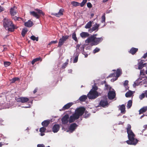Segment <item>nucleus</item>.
<instances>
[{"label":"nucleus","mask_w":147,"mask_h":147,"mask_svg":"<svg viewBox=\"0 0 147 147\" xmlns=\"http://www.w3.org/2000/svg\"><path fill=\"white\" fill-rule=\"evenodd\" d=\"M99 26L100 24H99L96 23L91 28L89 29V32L91 33L94 31H97L98 30V27Z\"/></svg>","instance_id":"9d476101"},{"label":"nucleus","mask_w":147,"mask_h":147,"mask_svg":"<svg viewBox=\"0 0 147 147\" xmlns=\"http://www.w3.org/2000/svg\"><path fill=\"white\" fill-rule=\"evenodd\" d=\"M13 19L15 21L17 20H20L22 18L20 17H18L17 16H15L13 18Z\"/></svg>","instance_id":"49530a36"},{"label":"nucleus","mask_w":147,"mask_h":147,"mask_svg":"<svg viewBox=\"0 0 147 147\" xmlns=\"http://www.w3.org/2000/svg\"><path fill=\"white\" fill-rule=\"evenodd\" d=\"M35 10L37 11V13L39 15V17L41 15H44L45 14L42 10L38 9H36Z\"/></svg>","instance_id":"7c9ffc66"},{"label":"nucleus","mask_w":147,"mask_h":147,"mask_svg":"<svg viewBox=\"0 0 147 147\" xmlns=\"http://www.w3.org/2000/svg\"><path fill=\"white\" fill-rule=\"evenodd\" d=\"M128 81L127 80H125V82L123 84V85H124V86H126L128 84Z\"/></svg>","instance_id":"4d7b16f0"},{"label":"nucleus","mask_w":147,"mask_h":147,"mask_svg":"<svg viewBox=\"0 0 147 147\" xmlns=\"http://www.w3.org/2000/svg\"><path fill=\"white\" fill-rule=\"evenodd\" d=\"M30 14L31 15H32L37 19H38L40 18L39 15L34 11H30Z\"/></svg>","instance_id":"412c9836"},{"label":"nucleus","mask_w":147,"mask_h":147,"mask_svg":"<svg viewBox=\"0 0 147 147\" xmlns=\"http://www.w3.org/2000/svg\"><path fill=\"white\" fill-rule=\"evenodd\" d=\"M28 32V30L26 28H23L22 31L21 33L22 36L24 37L25 35V34L26 33Z\"/></svg>","instance_id":"2f4dec72"},{"label":"nucleus","mask_w":147,"mask_h":147,"mask_svg":"<svg viewBox=\"0 0 147 147\" xmlns=\"http://www.w3.org/2000/svg\"><path fill=\"white\" fill-rule=\"evenodd\" d=\"M19 80V78H18L15 77L13 78L12 79L10 80L11 83H14L16 81H18Z\"/></svg>","instance_id":"c9c22d12"},{"label":"nucleus","mask_w":147,"mask_h":147,"mask_svg":"<svg viewBox=\"0 0 147 147\" xmlns=\"http://www.w3.org/2000/svg\"><path fill=\"white\" fill-rule=\"evenodd\" d=\"M132 101L131 100H129L127 102V109H129L132 106Z\"/></svg>","instance_id":"f704fd0d"},{"label":"nucleus","mask_w":147,"mask_h":147,"mask_svg":"<svg viewBox=\"0 0 147 147\" xmlns=\"http://www.w3.org/2000/svg\"><path fill=\"white\" fill-rule=\"evenodd\" d=\"M11 63L9 62L8 61H5L4 62V64L5 67H7L8 66H9Z\"/></svg>","instance_id":"ea45409f"},{"label":"nucleus","mask_w":147,"mask_h":147,"mask_svg":"<svg viewBox=\"0 0 147 147\" xmlns=\"http://www.w3.org/2000/svg\"><path fill=\"white\" fill-rule=\"evenodd\" d=\"M147 110V107L145 106L141 108L139 111V114L140 115L146 112Z\"/></svg>","instance_id":"4be33fe9"},{"label":"nucleus","mask_w":147,"mask_h":147,"mask_svg":"<svg viewBox=\"0 0 147 147\" xmlns=\"http://www.w3.org/2000/svg\"><path fill=\"white\" fill-rule=\"evenodd\" d=\"M3 26L6 30L10 32L14 31L15 26L10 19L5 18L3 20Z\"/></svg>","instance_id":"7ed1b4c3"},{"label":"nucleus","mask_w":147,"mask_h":147,"mask_svg":"<svg viewBox=\"0 0 147 147\" xmlns=\"http://www.w3.org/2000/svg\"><path fill=\"white\" fill-rule=\"evenodd\" d=\"M64 9L62 8H61L59 10V12L58 13H51V15H54L57 17H59L63 15V12H64Z\"/></svg>","instance_id":"9b49d317"},{"label":"nucleus","mask_w":147,"mask_h":147,"mask_svg":"<svg viewBox=\"0 0 147 147\" xmlns=\"http://www.w3.org/2000/svg\"><path fill=\"white\" fill-rule=\"evenodd\" d=\"M84 45H82L81 47H80V49L81 50H84Z\"/></svg>","instance_id":"e2e57ef3"},{"label":"nucleus","mask_w":147,"mask_h":147,"mask_svg":"<svg viewBox=\"0 0 147 147\" xmlns=\"http://www.w3.org/2000/svg\"><path fill=\"white\" fill-rule=\"evenodd\" d=\"M107 98L106 96H103L101 98L99 105L100 107H104L108 105Z\"/></svg>","instance_id":"39448f33"},{"label":"nucleus","mask_w":147,"mask_h":147,"mask_svg":"<svg viewBox=\"0 0 147 147\" xmlns=\"http://www.w3.org/2000/svg\"><path fill=\"white\" fill-rule=\"evenodd\" d=\"M147 57V53H145L143 56H142V58L146 59Z\"/></svg>","instance_id":"13d9d810"},{"label":"nucleus","mask_w":147,"mask_h":147,"mask_svg":"<svg viewBox=\"0 0 147 147\" xmlns=\"http://www.w3.org/2000/svg\"><path fill=\"white\" fill-rule=\"evenodd\" d=\"M38 90V89L37 88H36L33 91L34 94H35L37 91Z\"/></svg>","instance_id":"bf43d9fd"},{"label":"nucleus","mask_w":147,"mask_h":147,"mask_svg":"<svg viewBox=\"0 0 147 147\" xmlns=\"http://www.w3.org/2000/svg\"><path fill=\"white\" fill-rule=\"evenodd\" d=\"M105 13H104V15L102 17L101 22L102 23H105Z\"/></svg>","instance_id":"c03bdc74"},{"label":"nucleus","mask_w":147,"mask_h":147,"mask_svg":"<svg viewBox=\"0 0 147 147\" xmlns=\"http://www.w3.org/2000/svg\"><path fill=\"white\" fill-rule=\"evenodd\" d=\"M73 105L72 102H69L65 105L62 108V109L63 111L69 109Z\"/></svg>","instance_id":"f3484780"},{"label":"nucleus","mask_w":147,"mask_h":147,"mask_svg":"<svg viewBox=\"0 0 147 147\" xmlns=\"http://www.w3.org/2000/svg\"><path fill=\"white\" fill-rule=\"evenodd\" d=\"M69 37L68 35L63 36L59 40L58 47H61L66 40L68 39Z\"/></svg>","instance_id":"423d86ee"},{"label":"nucleus","mask_w":147,"mask_h":147,"mask_svg":"<svg viewBox=\"0 0 147 147\" xmlns=\"http://www.w3.org/2000/svg\"><path fill=\"white\" fill-rule=\"evenodd\" d=\"M95 38L94 43H93V45H96L98 44L100 42H101L103 40V38L102 37L96 38L95 37Z\"/></svg>","instance_id":"4468645a"},{"label":"nucleus","mask_w":147,"mask_h":147,"mask_svg":"<svg viewBox=\"0 0 147 147\" xmlns=\"http://www.w3.org/2000/svg\"><path fill=\"white\" fill-rule=\"evenodd\" d=\"M105 84V89H106L107 90H110L111 89V87L108 84H107V83H106V81H104L103 82V84Z\"/></svg>","instance_id":"c756f323"},{"label":"nucleus","mask_w":147,"mask_h":147,"mask_svg":"<svg viewBox=\"0 0 147 147\" xmlns=\"http://www.w3.org/2000/svg\"><path fill=\"white\" fill-rule=\"evenodd\" d=\"M144 94H145V96L146 97H147V90L144 93Z\"/></svg>","instance_id":"0e129e2a"},{"label":"nucleus","mask_w":147,"mask_h":147,"mask_svg":"<svg viewBox=\"0 0 147 147\" xmlns=\"http://www.w3.org/2000/svg\"><path fill=\"white\" fill-rule=\"evenodd\" d=\"M3 11V8L1 7V6L0 5V13Z\"/></svg>","instance_id":"680f3d73"},{"label":"nucleus","mask_w":147,"mask_h":147,"mask_svg":"<svg viewBox=\"0 0 147 147\" xmlns=\"http://www.w3.org/2000/svg\"><path fill=\"white\" fill-rule=\"evenodd\" d=\"M145 96V94H144L142 93L141 95H140L139 98L141 100H142L144 97Z\"/></svg>","instance_id":"603ef678"},{"label":"nucleus","mask_w":147,"mask_h":147,"mask_svg":"<svg viewBox=\"0 0 147 147\" xmlns=\"http://www.w3.org/2000/svg\"><path fill=\"white\" fill-rule=\"evenodd\" d=\"M58 42L56 40L55 41H51L47 45V47H49V46H50L52 44H56Z\"/></svg>","instance_id":"a19ab883"},{"label":"nucleus","mask_w":147,"mask_h":147,"mask_svg":"<svg viewBox=\"0 0 147 147\" xmlns=\"http://www.w3.org/2000/svg\"><path fill=\"white\" fill-rule=\"evenodd\" d=\"M87 6L89 8H91L92 7V5L90 2H88L87 3Z\"/></svg>","instance_id":"864d4df0"},{"label":"nucleus","mask_w":147,"mask_h":147,"mask_svg":"<svg viewBox=\"0 0 147 147\" xmlns=\"http://www.w3.org/2000/svg\"><path fill=\"white\" fill-rule=\"evenodd\" d=\"M68 71L69 73H71L72 72V70L70 69L68 70Z\"/></svg>","instance_id":"338daca9"},{"label":"nucleus","mask_w":147,"mask_h":147,"mask_svg":"<svg viewBox=\"0 0 147 147\" xmlns=\"http://www.w3.org/2000/svg\"><path fill=\"white\" fill-rule=\"evenodd\" d=\"M17 7L14 6L12 7H11L10 10V14L12 16H14L17 14Z\"/></svg>","instance_id":"ddd939ff"},{"label":"nucleus","mask_w":147,"mask_h":147,"mask_svg":"<svg viewBox=\"0 0 147 147\" xmlns=\"http://www.w3.org/2000/svg\"><path fill=\"white\" fill-rule=\"evenodd\" d=\"M100 51V49L98 48H96L93 51V53H95L98 52Z\"/></svg>","instance_id":"37998d69"},{"label":"nucleus","mask_w":147,"mask_h":147,"mask_svg":"<svg viewBox=\"0 0 147 147\" xmlns=\"http://www.w3.org/2000/svg\"><path fill=\"white\" fill-rule=\"evenodd\" d=\"M144 61L143 60H141L139 62V63L141 64H143V63L144 62Z\"/></svg>","instance_id":"052dcab7"},{"label":"nucleus","mask_w":147,"mask_h":147,"mask_svg":"<svg viewBox=\"0 0 147 147\" xmlns=\"http://www.w3.org/2000/svg\"><path fill=\"white\" fill-rule=\"evenodd\" d=\"M78 125L75 123L71 124L69 127V130L71 132H72L76 129Z\"/></svg>","instance_id":"2eb2a0df"},{"label":"nucleus","mask_w":147,"mask_h":147,"mask_svg":"<svg viewBox=\"0 0 147 147\" xmlns=\"http://www.w3.org/2000/svg\"><path fill=\"white\" fill-rule=\"evenodd\" d=\"M109 0H103L102 2L104 3H105L107 1Z\"/></svg>","instance_id":"69168bd1"},{"label":"nucleus","mask_w":147,"mask_h":147,"mask_svg":"<svg viewBox=\"0 0 147 147\" xmlns=\"http://www.w3.org/2000/svg\"><path fill=\"white\" fill-rule=\"evenodd\" d=\"M16 100L18 102L25 103L28 101L29 99L28 98L26 97H20L18 98Z\"/></svg>","instance_id":"1a4fd4ad"},{"label":"nucleus","mask_w":147,"mask_h":147,"mask_svg":"<svg viewBox=\"0 0 147 147\" xmlns=\"http://www.w3.org/2000/svg\"><path fill=\"white\" fill-rule=\"evenodd\" d=\"M81 45V44H78L76 45V50H77L79 51L80 50V46Z\"/></svg>","instance_id":"3c124183"},{"label":"nucleus","mask_w":147,"mask_h":147,"mask_svg":"<svg viewBox=\"0 0 147 147\" xmlns=\"http://www.w3.org/2000/svg\"><path fill=\"white\" fill-rule=\"evenodd\" d=\"M122 71L121 69H117L116 73V78L115 80H116L117 78L122 74Z\"/></svg>","instance_id":"a211bd4d"},{"label":"nucleus","mask_w":147,"mask_h":147,"mask_svg":"<svg viewBox=\"0 0 147 147\" xmlns=\"http://www.w3.org/2000/svg\"><path fill=\"white\" fill-rule=\"evenodd\" d=\"M80 36L83 38H84L89 36L90 34L87 32H82L80 34Z\"/></svg>","instance_id":"6ab92c4d"},{"label":"nucleus","mask_w":147,"mask_h":147,"mask_svg":"<svg viewBox=\"0 0 147 147\" xmlns=\"http://www.w3.org/2000/svg\"><path fill=\"white\" fill-rule=\"evenodd\" d=\"M33 25L32 22L30 21H28V22H26L24 23L25 26L28 27H31Z\"/></svg>","instance_id":"5701e85b"},{"label":"nucleus","mask_w":147,"mask_h":147,"mask_svg":"<svg viewBox=\"0 0 147 147\" xmlns=\"http://www.w3.org/2000/svg\"><path fill=\"white\" fill-rule=\"evenodd\" d=\"M137 85V84H136V83L135 82H134V84H133V86H136Z\"/></svg>","instance_id":"774afa93"},{"label":"nucleus","mask_w":147,"mask_h":147,"mask_svg":"<svg viewBox=\"0 0 147 147\" xmlns=\"http://www.w3.org/2000/svg\"><path fill=\"white\" fill-rule=\"evenodd\" d=\"M90 115V114L87 111H85L84 114L85 118H87Z\"/></svg>","instance_id":"8fccbe9b"},{"label":"nucleus","mask_w":147,"mask_h":147,"mask_svg":"<svg viewBox=\"0 0 147 147\" xmlns=\"http://www.w3.org/2000/svg\"><path fill=\"white\" fill-rule=\"evenodd\" d=\"M68 62L69 60L68 59H67L66 61L63 64L61 68L63 69L65 68L68 65Z\"/></svg>","instance_id":"e433bc0d"},{"label":"nucleus","mask_w":147,"mask_h":147,"mask_svg":"<svg viewBox=\"0 0 147 147\" xmlns=\"http://www.w3.org/2000/svg\"><path fill=\"white\" fill-rule=\"evenodd\" d=\"M138 49L134 47H132L130 50L129 52V53L132 54V55L134 54L138 51Z\"/></svg>","instance_id":"aec40b11"},{"label":"nucleus","mask_w":147,"mask_h":147,"mask_svg":"<svg viewBox=\"0 0 147 147\" xmlns=\"http://www.w3.org/2000/svg\"><path fill=\"white\" fill-rule=\"evenodd\" d=\"M37 147H45V146L43 144H38L37 145Z\"/></svg>","instance_id":"6e6d98bb"},{"label":"nucleus","mask_w":147,"mask_h":147,"mask_svg":"<svg viewBox=\"0 0 147 147\" xmlns=\"http://www.w3.org/2000/svg\"><path fill=\"white\" fill-rule=\"evenodd\" d=\"M69 119V115L68 114L65 115L61 119L62 124H67L68 122V119Z\"/></svg>","instance_id":"f8f14e48"},{"label":"nucleus","mask_w":147,"mask_h":147,"mask_svg":"<svg viewBox=\"0 0 147 147\" xmlns=\"http://www.w3.org/2000/svg\"><path fill=\"white\" fill-rule=\"evenodd\" d=\"M145 63L141 64L140 63H138V69H142L145 66Z\"/></svg>","instance_id":"4c0bfd02"},{"label":"nucleus","mask_w":147,"mask_h":147,"mask_svg":"<svg viewBox=\"0 0 147 147\" xmlns=\"http://www.w3.org/2000/svg\"><path fill=\"white\" fill-rule=\"evenodd\" d=\"M115 96V92L114 91L110 90L108 93V97L110 100L114 98Z\"/></svg>","instance_id":"6e6552de"},{"label":"nucleus","mask_w":147,"mask_h":147,"mask_svg":"<svg viewBox=\"0 0 147 147\" xmlns=\"http://www.w3.org/2000/svg\"><path fill=\"white\" fill-rule=\"evenodd\" d=\"M60 129V126L58 124H55L53 127L52 131L54 133L57 132Z\"/></svg>","instance_id":"dca6fc26"},{"label":"nucleus","mask_w":147,"mask_h":147,"mask_svg":"<svg viewBox=\"0 0 147 147\" xmlns=\"http://www.w3.org/2000/svg\"><path fill=\"white\" fill-rule=\"evenodd\" d=\"M87 99V96L85 95H83L81 96L79 98V100L81 102H84Z\"/></svg>","instance_id":"a878e982"},{"label":"nucleus","mask_w":147,"mask_h":147,"mask_svg":"<svg viewBox=\"0 0 147 147\" xmlns=\"http://www.w3.org/2000/svg\"><path fill=\"white\" fill-rule=\"evenodd\" d=\"M119 108L121 113H125V108L124 105H122L120 106Z\"/></svg>","instance_id":"bb28decb"},{"label":"nucleus","mask_w":147,"mask_h":147,"mask_svg":"<svg viewBox=\"0 0 147 147\" xmlns=\"http://www.w3.org/2000/svg\"><path fill=\"white\" fill-rule=\"evenodd\" d=\"M143 127L144 128V129L142 130V132H144L145 130L147 128V125H145L143 126Z\"/></svg>","instance_id":"5fc2aeb1"},{"label":"nucleus","mask_w":147,"mask_h":147,"mask_svg":"<svg viewBox=\"0 0 147 147\" xmlns=\"http://www.w3.org/2000/svg\"><path fill=\"white\" fill-rule=\"evenodd\" d=\"M50 123V120H45L42 123V125L44 127H47Z\"/></svg>","instance_id":"b1692460"},{"label":"nucleus","mask_w":147,"mask_h":147,"mask_svg":"<svg viewBox=\"0 0 147 147\" xmlns=\"http://www.w3.org/2000/svg\"><path fill=\"white\" fill-rule=\"evenodd\" d=\"M133 94L131 90H129L126 93L125 96L126 97H130Z\"/></svg>","instance_id":"cd10ccee"},{"label":"nucleus","mask_w":147,"mask_h":147,"mask_svg":"<svg viewBox=\"0 0 147 147\" xmlns=\"http://www.w3.org/2000/svg\"><path fill=\"white\" fill-rule=\"evenodd\" d=\"M92 22L91 21H90L87 23L85 26V28L86 29L90 28L92 26Z\"/></svg>","instance_id":"c85d7f7f"},{"label":"nucleus","mask_w":147,"mask_h":147,"mask_svg":"<svg viewBox=\"0 0 147 147\" xmlns=\"http://www.w3.org/2000/svg\"><path fill=\"white\" fill-rule=\"evenodd\" d=\"M87 1L86 0H83L82 3L80 4V6L81 7H83L85 5V4L86 3Z\"/></svg>","instance_id":"a18cd8bd"},{"label":"nucleus","mask_w":147,"mask_h":147,"mask_svg":"<svg viewBox=\"0 0 147 147\" xmlns=\"http://www.w3.org/2000/svg\"><path fill=\"white\" fill-rule=\"evenodd\" d=\"M42 59L40 57H38L34 59L32 61L31 63L32 65H34L35 63L38 61H42Z\"/></svg>","instance_id":"393cba45"},{"label":"nucleus","mask_w":147,"mask_h":147,"mask_svg":"<svg viewBox=\"0 0 147 147\" xmlns=\"http://www.w3.org/2000/svg\"><path fill=\"white\" fill-rule=\"evenodd\" d=\"M72 38L76 42H78V40L76 36V34L75 32L73 33L72 34Z\"/></svg>","instance_id":"473e14b6"},{"label":"nucleus","mask_w":147,"mask_h":147,"mask_svg":"<svg viewBox=\"0 0 147 147\" xmlns=\"http://www.w3.org/2000/svg\"><path fill=\"white\" fill-rule=\"evenodd\" d=\"M85 111V109L84 107H80L77 108L75 112L69 117V121L70 123H72L76 120L78 119L80 116L84 114Z\"/></svg>","instance_id":"f03ea898"},{"label":"nucleus","mask_w":147,"mask_h":147,"mask_svg":"<svg viewBox=\"0 0 147 147\" xmlns=\"http://www.w3.org/2000/svg\"><path fill=\"white\" fill-rule=\"evenodd\" d=\"M30 38L31 40H36V41H38V37H36L35 36H32L30 37Z\"/></svg>","instance_id":"58836bf2"},{"label":"nucleus","mask_w":147,"mask_h":147,"mask_svg":"<svg viewBox=\"0 0 147 147\" xmlns=\"http://www.w3.org/2000/svg\"><path fill=\"white\" fill-rule=\"evenodd\" d=\"M46 130V128L43 127L40 128L39 131L41 133H43L45 132Z\"/></svg>","instance_id":"79ce46f5"},{"label":"nucleus","mask_w":147,"mask_h":147,"mask_svg":"<svg viewBox=\"0 0 147 147\" xmlns=\"http://www.w3.org/2000/svg\"><path fill=\"white\" fill-rule=\"evenodd\" d=\"M98 96V93L95 90L92 89L88 94V98L91 99H94Z\"/></svg>","instance_id":"20e7f679"},{"label":"nucleus","mask_w":147,"mask_h":147,"mask_svg":"<svg viewBox=\"0 0 147 147\" xmlns=\"http://www.w3.org/2000/svg\"><path fill=\"white\" fill-rule=\"evenodd\" d=\"M95 39L94 35L88 37L85 40V42L88 44L92 42V45H94L93 43H94Z\"/></svg>","instance_id":"0eeeda50"},{"label":"nucleus","mask_w":147,"mask_h":147,"mask_svg":"<svg viewBox=\"0 0 147 147\" xmlns=\"http://www.w3.org/2000/svg\"><path fill=\"white\" fill-rule=\"evenodd\" d=\"M116 73H114L110 74V75L109 76V78H111L114 77H116Z\"/></svg>","instance_id":"de8ad7c7"},{"label":"nucleus","mask_w":147,"mask_h":147,"mask_svg":"<svg viewBox=\"0 0 147 147\" xmlns=\"http://www.w3.org/2000/svg\"><path fill=\"white\" fill-rule=\"evenodd\" d=\"M131 126L130 124H128L126 128L129 140H127V143L129 145H136L138 142L136 139L135 138V135L131 129Z\"/></svg>","instance_id":"f257e3e1"},{"label":"nucleus","mask_w":147,"mask_h":147,"mask_svg":"<svg viewBox=\"0 0 147 147\" xmlns=\"http://www.w3.org/2000/svg\"><path fill=\"white\" fill-rule=\"evenodd\" d=\"M78 55H77L75 57V58L73 61L74 63H76L78 60Z\"/></svg>","instance_id":"09e8293b"},{"label":"nucleus","mask_w":147,"mask_h":147,"mask_svg":"<svg viewBox=\"0 0 147 147\" xmlns=\"http://www.w3.org/2000/svg\"><path fill=\"white\" fill-rule=\"evenodd\" d=\"M71 4L74 6L77 7L80 5V3L75 1H73L71 2Z\"/></svg>","instance_id":"72a5a7b5"}]
</instances>
